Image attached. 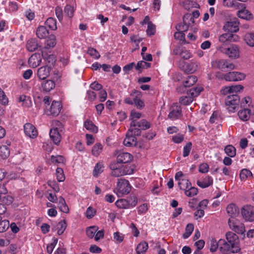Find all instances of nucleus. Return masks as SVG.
Returning a JSON list of instances; mask_svg holds the SVG:
<instances>
[{"mask_svg":"<svg viewBox=\"0 0 254 254\" xmlns=\"http://www.w3.org/2000/svg\"><path fill=\"white\" fill-rule=\"evenodd\" d=\"M45 110L44 113L48 116H57L61 112L62 108L61 103L59 101H53L50 104L51 99L48 96L44 98Z\"/></svg>","mask_w":254,"mask_h":254,"instance_id":"f257e3e1","label":"nucleus"},{"mask_svg":"<svg viewBox=\"0 0 254 254\" xmlns=\"http://www.w3.org/2000/svg\"><path fill=\"white\" fill-rule=\"evenodd\" d=\"M109 167L112 170L111 175L114 177L130 175L133 172V170L130 167L120 164L116 161L112 162Z\"/></svg>","mask_w":254,"mask_h":254,"instance_id":"f03ea898","label":"nucleus"},{"mask_svg":"<svg viewBox=\"0 0 254 254\" xmlns=\"http://www.w3.org/2000/svg\"><path fill=\"white\" fill-rule=\"evenodd\" d=\"M217 50L231 59H237L240 56V47L236 44H232L229 47H226L224 45L219 46L217 47Z\"/></svg>","mask_w":254,"mask_h":254,"instance_id":"7ed1b4c3","label":"nucleus"},{"mask_svg":"<svg viewBox=\"0 0 254 254\" xmlns=\"http://www.w3.org/2000/svg\"><path fill=\"white\" fill-rule=\"evenodd\" d=\"M240 99L237 94L228 95L225 99V104L228 107L229 112L234 113L239 108Z\"/></svg>","mask_w":254,"mask_h":254,"instance_id":"20e7f679","label":"nucleus"},{"mask_svg":"<svg viewBox=\"0 0 254 254\" xmlns=\"http://www.w3.org/2000/svg\"><path fill=\"white\" fill-rule=\"evenodd\" d=\"M211 64L214 68H217L224 71L233 70L235 68V65L232 63L225 59L213 61Z\"/></svg>","mask_w":254,"mask_h":254,"instance_id":"39448f33","label":"nucleus"},{"mask_svg":"<svg viewBox=\"0 0 254 254\" xmlns=\"http://www.w3.org/2000/svg\"><path fill=\"white\" fill-rule=\"evenodd\" d=\"M116 190L118 195L127 194L131 190V186L127 180L120 179L118 180L117 182Z\"/></svg>","mask_w":254,"mask_h":254,"instance_id":"423d86ee","label":"nucleus"},{"mask_svg":"<svg viewBox=\"0 0 254 254\" xmlns=\"http://www.w3.org/2000/svg\"><path fill=\"white\" fill-rule=\"evenodd\" d=\"M241 214L246 221H254V206L251 205H244L241 208Z\"/></svg>","mask_w":254,"mask_h":254,"instance_id":"0eeeda50","label":"nucleus"},{"mask_svg":"<svg viewBox=\"0 0 254 254\" xmlns=\"http://www.w3.org/2000/svg\"><path fill=\"white\" fill-rule=\"evenodd\" d=\"M245 77L244 73L238 71L229 72L223 75V79L228 81H239L244 80Z\"/></svg>","mask_w":254,"mask_h":254,"instance_id":"6e6552de","label":"nucleus"},{"mask_svg":"<svg viewBox=\"0 0 254 254\" xmlns=\"http://www.w3.org/2000/svg\"><path fill=\"white\" fill-rule=\"evenodd\" d=\"M182 116V108L177 103L173 104L170 108V113L168 116L172 121L176 120Z\"/></svg>","mask_w":254,"mask_h":254,"instance_id":"1a4fd4ad","label":"nucleus"},{"mask_svg":"<svg viewBox=\"0 0 254 254\" xmlns=\"http://www.w3.org/2000/svg\"><path fill=\"white\" fill-rule=\"evenodd\" d=\"M196 81V76L194 75L188 76L183 82V84L178 87L177 91L180 93L185 92L186 87H189L193 85Z\"/></svg>","mask_w":254,"mask_h":254,"instance_id":"9d476101","label":"nucleus"},{"mask_svg":"<svg viewBox=\"0 0 254 254\" xmlns=\"http://www.w3.org/2000/svg\"><path fill=\"white\" fill-rule=\"evenodd\" d=\"M227 241L225 240H219V250L223 254H226L228 252H231L232 253H237L239 249H235L233 247L230 246Z\"/></svg>","mask_w":254,"mask_h":254,"instance_id":"9b49d317","label":"nucleus"},{"mask_svg":"<svg viewBox=\"0 0 254 254\" xmlns=\"http://www.w3.org/2000/svg\"><path fill=\"white\" fill-rule=\"evenodd\" d=\"M24 131L25 134L31 138H35L38 134L36 128L30 123H26L24 125Z\"/></svg>","mask_w":254,"mask_h":254,"instance_id":"f8f14e48","label":"nucleus"},{"mask_svg":"<svg viewBox=\"0 0 254 254\" xmlns=\"http://www.w3.org/2000/svg\"><path fill=\"white\" fill-rule=\"evenodd\" d=\"M237 7L238 8H242L241 10L238 11L237 15L239 17L247 20L252 19L253 16L252 13L248 10L246 9L244 4L242 3H237Z\"/></svg>","mask_w":254,"mask_h":254,"instance_id":"ddd939ff","label":"nucleus"},{"mask_svg":"<svg viewBox=\"0 0 254 254\" xmlns=\"http://www.w3.org/2000/svg\"><path fill=\"white\" fill-rule=\"evenodd\" d=\"M238 39V36L233 33L223 34L219 37V42L222 43L221 46L224 45V46H226V43L227 42H236Z\"/></svg>","mask_w":254,"mask_h":254,"instance_id":"4468645a","label":"nucleus"},{"mask_svg":"<svg viewBox=\"0 0 254 254\" xmlns=\"http://www.w3.org/2000/svg\"><path fill=\"white\" fill-rule=\"evenodd\" d=\"M243 89V86L241 85H232L230 86L224 87L221 89V92L222 94L227 95L230 94H236L238 92L241 91Z\"/></svg>","mask_w":254,"mask_h":254,"instance_id":"2eb2a0df","label":"nucleus"},{"mask_svg":"<svg viewBox=\"0 0 254 254\" xmlns=\"http://www.w3.org/2000/svg\"><path fill=\"white\" fill-rule=\"evenodd\" d=\"M141 92L139 91L134 90L130 93V96L132 97L133 104L137 108L141 109L144 106V102L140 99Z\"/></svg>","mask_w":254,"mask_h":254,"instance_id":"dca6fc26","label":"nucleus"},{"mask_svg":"<svg viewBox=\"0 0 254 254\" xmlns=\"http://www.w3.org/2000/svg\"><path fill=\"white\" fill-rule=\"evenodd\" d=\"M239 22L236 20L227 21L223 26V29L230 33L237 32L239 30Z\"/></svg>","mask_w":254,"mask_h":254,"instance_id":"f3484780","label":"nucleus"},{"mask_svg":"<svg viewBox=\"0 0 254 254\" xmlns=\"http://www.w3.org/2000/svg\"><path fill=\"white\" fill-rule=\"evenodd\" d=\"M132 156L127 152H120L117 156V162L120 164H126L130 162L132 159Z\"/></svg>","mask_w":254,"mask_h":254,"instance_id":"a211bd4d","label":"nucleus"},{"mask_svg":"<svg viewBox=\"0 0 254 254\" xmlns=\"http://www.w3.org/2000/svg\"><path fill=\"white\" fill-rule=\"evenodd\" d=\"M227 241L230 244V246L233 247L235 249H238L237 245L239 242L238 236L232 232H228L226 234Z\"/></svg>","mask_w":254,"mask_h":254,"instance_id":"6ab92c4d","label":"nucleus"},{"mask_svg":"<svg viewBox=\"0 0 254 254\" xmlns=\"http://www.w3.org/2000/svg\"><path fill=\"white\" fill-rule=\"evenodd\" d=\"M55 87V83L52 80H46L42 82L41 90L43 92H49Z\"/></svg>","mask_w":254,"mask_h":254,"instance_id":"aec40b11","label":"nucleus"},{"mask_svg":"<svg viewBox=\"0 0 254 254\" xmlns=\"http://www.w3.org/2000/svg\"><path fill=\"white\" fill-rule=\"evenodd\" d=\"M41 56L39 54H34L32 55L28 60L29 65L32 67H36L40 64L41 62Z\"/></svg>","mask_w":254,"mask_h":254,"instance_id":"412c9836","label":"nucleus"},{"mask_svg":"<svg viewBox=\"0 0 254 254\" xmlns=\"http://www.w3.org/2000/svg\"><path fill=\"white\" fill-rule=\"evenodd\" d=\"M226 210L228 214L232 218L237 217L239 213V209L234 203H230L228 205Z\"/></svg>","mask_w":254,"mask_h":254,"instance_id":"4be33fe9","label":"nucleus"},{"mask_svg":"<svg viewBox=\"0 0 254 254\" xmlns=\"http://www.w3.org/2000/svg\"><path fill=\"white\" fill-rule=\"evenodd\" d=\"M50 67L48 66H43L37 70V76L40 79H45L50 74Z\"/></svg>","mask_w":254,"mask_h":254,"instance_id":"5701e85b","label":"nucleus"},{"mask_svg":"<svg viewBox=\"0 0 254 254\" xmlns=\"http://www.w3.org/2000/svg\"><path fill=\"white\" fill-rule=\"evenodd\" d=\"M61 132L57 129L51 128L50 132V136L55 144L58 145L61 140Z\"/></svg>","mask_w":254,"mask_h":254,"instance_id":"b1692460","label":"nucleus"},{"mask_svg":"<svg viewBox=\"0 0 254 254\" xmlns=\"http://www.w3.org/2000/svg\"><path fill=\"white\" fill-rule=\"evenodd\" d=\"M67 227V224L64 220L60 221L55 226L52 227V230L55 231L57 230L59 235L63 234Z\"/></svg>","mask_w":254,"mask_h":254,"instance_id":"393cba45","label":"nucleus"},{"mask_svg":"<svg viewBox=\"0 0 254 254\" xmlns=\"http://www.w3.org/2000/svg\"><path fill=\"white\" fill-rule=\"evenodd\" d=\"M213 180L211 177L207 176L202 180L197 181V185L201 188H206L213 184Z\"/></svg>","mask_w":254,"mask_h":254,"instance_id":"a878e982","label":"nucleus"},{"mask_svg":"<svg viewBox=\"0 0 254 254\" xmlns=\"http://www.w3.org/2000/svg\"><path fill=\"white\" fill-rule=\"evenodd\" d=\"M7 145H2L0 146V156L3 159L7 158L10 155V150L8 146L10 145V142L6 141Z\"/></svg>","mask_w":254,"mask_h":254,"instance_id":"bb28decb","label":"nucleus"},{"mask_svg":"<svg viewBox=\"0 0 254 254\" xmlns=\"http://www.w3.org/2000/svg\"><path fill=\"white\" fill-rule=\"evenodd\" d=\"M136 138L131 135L130 131H127L126 134V137L124 140V144L125 146H130L135 144Z\"/></svg>","mask_w":254,"mask_h":254,"instance_id":"cd10ccee","label":"nucleus"},{"mask_svg":"<svg viewBox=\"0 0 254 254\" xmlns=\"http://www.w3.org/2000/svg\"><path fill=\"white\" fill-rule=\"evenodd\" d=\"M198 63L197 62H190L187 64L184 67L185 72L189 73H192L194 72L198 68Z\"/></svg>","mask_w":254,"mask_h":254,"instance_id":"c85d7f7f","label":"nucleus"},{"mask_svg":"<svg viewBox=\"0 0 254 254\" xmlns=\"http://www.w3.org/2000/svg\"><path fill=\"white\" fill-rule=\"evenodd\" d=\"M142 116V114L135 110H132L130 112V117L131 122L130 123V127H135L137 125V120L140 119Z\"/></svg>","mask_w":254,"mask_h":254,"instance_id":"c756f323","label":"nucleus"},{"mask_svg":"<svg viewBox=\"0 0 254 254\" xmlns=\"http://www.w3.org/2000/svg\"><path fill=\"white\" fill-rule=\"evenodd\" d=\"M240 119L243 121H248L251 116V110L248 109H244L238 113Z\"/></svg>","mask_w":254,"mask_h":254,"instance_id":"7c9ffc66","label":"nucleus"},{"mask_svg":"<svg viewBox=\"0 0 254 254\" xmlns=\"http://www.w3.org/2000/svg\"><path fill=\"white\" fill-rule=\"evenodd\" d=\"M48 31L46 27L44 26H40L36 31V35L40 39H44L48 36Z\"/></svg>","mask_w":254,"mask_h":254,"instance_id":"2f4dec72","label":"nucleus"},{"mask_svg":"<svg viewBox=\"0 0 254 254\" xmlns=\"http://www.w3.org/2000/svg\"><path fill=\"white\" fill-rule=\"evenodd\" d=\"M38 44L35 39L29 40L26 44V48L30 52H33L37 49Z\"/></svg>","mask_w":254,"mask_h":254,"instance_id":"473e14b6","label":"nucleus"},{"mask_svg":"<svg viewBox=\"0 0 254 254\" xmlns=\"http://www.w3.org/2000/svg\"><path fill=\"white\" fill-rule=\"evenodd\" d=\"M58 207L64 213H67L69 212V208L65 203V200L62 196L59 198Z\"/></svg>","mask_w":254,"mask_h":254,"instance_id":"72a5a7b5","label":"nucleus"},{"mask_svg":"<svg viewBox=\"0 0 254 254\" xmlns=\"http://www.w3.org/2000/svg\"><path fill=\"white\" fill-rule=\"evenodd\" d=\"M18 101L22 102V105L24 107H29L31 106L32 102L29 97L22 95L19 97Z\"/></svg>","mask_w":254,"mask_h":254,"instance_id":"f704fd0d","label":"nucleus"},{"mask_svg":"<svg viewBox=\"0 0 254 254\" xmlns=\"http://www.w3.org/2000/svg\"><path fill=\"white\" fill-rule=\"evenodd\" d=\"M193 101V98L188 93L187 96H183L179 99V102L183 105H188Z\"/></svg>","mask_w":254,"mask_h":254,"instance_id":"c9c22d12","label":"nucleus"},{"mask_svg":"<svg viewBox=\"0 0 254 254\" xmlns=\"http://www.w3.org/2000/svg\"><path fill=\"white\" fill-rule=\"evenodd\" d=\"M116 205L120 209H129L128 200L126 199H119L116 201Z\"/></svg>","mask_w":254,"mask_h":254,"instance_id":"e433bc0d","label":"nucleus"},{"mask_svg":"<svg viewBox=\"0 0 254 254\" xmlns=\"http://www.w3.org/2000/svg\"><path fill=\"white\" fill-rule=\"evenodd\" d=\"M225 153L230 157H234L236 154V149L232 145H228L224 148Z\"/></svg>","mask_w":254,"mask_h":254,"instance_id":"4c0bfd02","label":"nucleus"},{"mask_svg":"<svg viewBox=\"0 0 254 254\" xmlns=\"http://www.w3.org/2000/svg\"><path fill=\"white\" fill-rule=\"evenodd\" d=\"M148 248L147 243L142 242L140 243L136 248V251L137 254H143Z\"/></svg>","mask_w":254,"mask_h":254,"instance_id":"58836bf2","label":"nucleus"},{"mask_svg":"<svg viewBox=\"0 0 254 254\" xmlns=\"http://www.w3.org/2000/svg\"><path fill=\"white\" fill-rule=\"evenodd\" d=\"M45 24L47 27L51 30H55L57 28L56 20L53 17L48 18Z\"/></svg>","mask_w":254,"mask_h":254,"instance_id":"ea45409f","label":"nucleus"},{"mask_svg":"<svg viewBox=\"0 0 254 254\" xmlns=\"http://www.w3.org/2000/svg\"><path fill=\"white\" fill-rule=\"evenodd\" d=\"M84 126L85 128L93 132H97L98 131L97 127L90 120H87L85 121Z\"/></svg>","mask_w":254,"mask_h":254,"instance_id":"a19ab883","label":"nucleus"},{"mask_svg":"<svg viewBox=\"0 0 254 254\" xmlns=\"http://www.w3.org/2000/svg\"><path fill=\"white\" fill-rule=\"evenodd\" d=\"M151 64L145 61H141L137 63L136 65L135 66V69L141 72V70L145 68H148L150 67Z\"/></svg>","mask_w":254,"mask_h":254,"instance_id":"79ce46f5","label":"nucleus"},{"mask_svg":"<svg viewBox=\"0 0 254 254\" xmlns=\"http://www.w3.org/2000/svg\"><path fill=\"white\" fill-rule=\"evenodd\" d=\"M244 40L246 43L251 47L254 46V34L247 33L245 35Z\"/></svg>","mask_w":254,"mask_h":254,"instance_id":"37998d69","label":"nucleus"},{"mask_svg":"<svg viewBox=\"0 0 254 254\" xmlns=\"http://www.w3.org/2000/svg\"><path fill=\"white\" fill-rule=\"evenodd\" d=\"M178 185L180 189L185 191L191 186V183L188 180L182 179L181 181L178 182Z\"/></svg>","mask_w":254,"mask_h":254,"instance_id":"c03bdc74","label":"nucleus"},{"mask_svg":"<svg viewBox=\"0 0 254 254\" xmlns=\"http://www.w3.org/2000/svg\"><path fill=\"white\" fill-rule=\"evenodd\" d=\"M136 124V126L142 130H146L150 127V123L146 120H141L137 122Z\"/></svg>","mask_w":254,"mask_h":254,"instance_id":"a18cd8bd","label":"nucleus"},{"mask_svg":"<svg viewBox=\"0 0 254 254\" xmlns=\"http://www.w3.org/2000/svg\"><path fill=\"white\" fill-rule=\"evenodd\" d=\"M56 44V38L54 36L51 35L46 40L45 43V49H48L50 48H53L55 47Z\"/></svg>","mask_w":254,"mask_h":254,"instance_id":"49530a36","label":"nucleus"},{"mask_svg":"<svg viewBox=\"0 0 254 254\" xmlns=\"http://www.w3.org/2000/svg\"><path fill=\"white\" fill-rule=\"evenodd\" d=\"M103 146L101 143L95 144L92 149V154L95 156H98L102 152Z\"/></svg>","mask_w":254,"mask_h":254,"instance_id":"de8ad7c7","label":"nucleus"},{"mask_svg":"<svg viewBox=\"0 0 254 254\" xmlns=\"http://www.w3.org/2000/svg\"><path fill=\"white\" fill-rule=\"evenodd\" d=\"M193 229L194 227L192 224H188L186 227L185 232L183 235V238L185 239L188 238L191 234Z\"/></svg>","mask_w":254,"mask_h":254,"instance_id":"09e8293b","label":"nucleus"},{"mask_svg":"<svg viewBox=\"0 0 254 254\" xmlns=\"http://www.w3.org/2000/svg\"><path fill=\"white\" fill-rule=\"evenodd\" d=\"M104 166L102 163L98 162L97 163L94 169L93 170V175L94 176H98L99 174H101L103 171Z\"/></svg>","mask_w":254,"mask_h":254,"instance_id":"8fccbe9b","label":"nucleus"},{"mask_svg":"<svg viewBox=\"0 0 254 254\" xmlns=\"http://www.w3.org/2000/svg\"><path fill=\"white\" fill-rule=\"evenodd\" d=\"M198 190L197 188L191 187V186L188 188L185 191V194L188 197H192L197 194Z\"/></svg>","mask_w":254,"mask_h":254,"instance_id":"3c124183","label":"nucleus"},{"mask_svg":"<svg viewBox=\"0 0 254 254\" xmlns=\"http://www.w3.org/2000/svg\"><path fill=\"white\" fill-rule=\"evenodd\" d=\"M202 90L203 88L201 86H198L190 89L189 90V94H190L194 98L197 96Z\"/></svg>","mask_w":254,"mask_h":254,"instance_id":"603ef678","label":"nucleus"},{"mask_svg":"<svg viewBox=\"0 0 254 254\" xmlns=\"http://www.w3.org/2000/svg\"><path fill=\"white\" fill-rule=\"evenodd\" d=\"M252 176V172L246 169H242L240 174V178L241 180H245L247 178Z\"/></svg>","mask_w":254,"mask_h":254,"instance_id":"864d4df0","label":"nucleus"},{"mask_svg":"<svg viewBox=\"0 0 254 254\" xmlns=\"http://www.w3.org/2000/svg\"><path fill=\"white\" fill-rule=\"evenodd\" d=\"M57 179L59 182H63L65 180V176L63 169L57 168L56 171Z\"/></svg>","mask_w":254,"mask_h":254,"instance_id":"5fc2aeb1","label":"nucleus"},{"mask_svg":"<svg viewBox=\"0 0 254 254\" xmlns=\"http://www.w3.org/2000/svg\"><path fill=\"white\" fill-rule=\"evenodd\" d=\"M97 230L98 227L97 226H94L89 227L86 230V234L88 237L92 238L94 237Z\"/></svg>","mask_w":254,"mask_h":254,"instance_id":"6e6d98bb","label":"nucleus"},{"mask_svg":"<svg viewBox=\"0 0 254 254\" xmlns=\"http://www.w3.org/2000/svg\"><path fill=\"white\" fill-rule=\"evenodd\" d=\"M64 13L69 17L71 18L73 16L74 9V7L70 5H66L64 8Z\"/></svg>","mask_w":254,"mask_h":254,"instance_id":"4d7b16f0","label":"nucleus"},{"mask_svg":"<svg viewBox=\"0 0 254 254\" xmlns=\"http://www.w3.org/2000/svg\"><path fill=\"white\" fill-rule=\"evenodd\" d=\"M8 99L5 93L1 88H0V104L5 106L8 104Z\"/></svg>","mask_w":254,"mask_h":254,"instance_id":"13d9d810","label":"nucleus"},{"mask_svg":"<svg viewBox=\"0 0 254 254\" xmlns=\"http://www.w3.org/2000/svg\"><path fill=\"white\" fill-rule=\"evenodd\" d=\"M156 32L155 26L152 22H148L147 29L146 30L147 34L149 36L153 35Z\"/></svg>","mask_w":254,"mask_h":254,"instance_id":"bf43d9fd","label":"nucleus"},{"mask_svg":"<svg viewBox=\"0 0 254 254\" xmlns=\"http://www.w3.org/2000/svg\"><path fill=\"white\" fill-rule=\"evenodd\" d=\"M184 22L187 23L188 24L192 25L194 22V19L192 18L191 13H187L183 17Z\"/></svg>","mask_w":254,"mask_h":254,"instance_id":"052dcab7","label":"nucleus"},{"mask_svg":"<svg viewBox=\"0 0 254 254\" xmlns=\"http://www.w3.org/2000/svg\"><path fill=\"white\" fill-rule=\"evenodd\" d=\"M191 25L190 24H188L186 22H183L182 23H180L176 26V29L178 31H181L183 33L187 31L190 26Z\"/></svg>","mask_w":254,"mask_h":254,"instance_id":"680f3d73","label":"nucleus"},{"mask_svg":"<svg viewBox=\"0 0 254 254\" xmlns=\"http://www.w3.org/2000/svg\"><path fill=\"white\" fill-rule=\"evenodd\" d=\"M87 53L96 59H98L100 57L98 51L93 48H89L87 50Z\"/></svg>","mask_w":254,"mask_h":254,"instance_id":"e2e57ef3","label":"nucleus"},{"mask_svg":"<svg viewBox=\"0 0 254 254\" xmlns=\"http://www.w3.org/2000/svg\"><path fill=\"white\" fill-rule=\"evenodd\" d=\"M191 142H188L186 145L183 148V156L184 157H187L191 150Z\"/></svg>","mask_w":254,"mask_h":254,"instance_id":"0e129e2a","label":"nucleus"},{"mask_svg":"<svg viewBox=\"0 0 254 254\" xmlns=\"http://www.w3.org/2000/svg\"><path fill=\"white\" fill-rule=\"evenodd\" d=\"M9 226V221L7 220H2L0 222V232L2 233L6 231Z\"/></svg>","mask_w":254,"mask_h":254,"instance_id":"69168bd1","label":"nucleus"},{"mask_svg":"<svg viewBox=\"0 0 254 254\" xmlns=\"http://www.w3.org/2000/svg\"><path fill=\"white\" fill-rule=\"evenodd\" d=\"M51 160L53 163H63L64 161V157L61 155L52 156Z\"/></svg>","mask_w":254,"mask_h":254,"instance_id":"338daca9","label":"nucleus"},{"mask_svg":"<svg viewBox=\"0 0 254 254\" xmlns=\"http://www.w3.org/2000/svg\"><path fill=\"white\" fill-rule=\"evenodd\" d=\"M1 200L3 204L10 205L12 203L13 198L11 195H7L1 197Z\"/></svg>","mask_w":254,"mask_h":254,"instance_id":"774afa93","label":"nucleus"}]
</instances>
